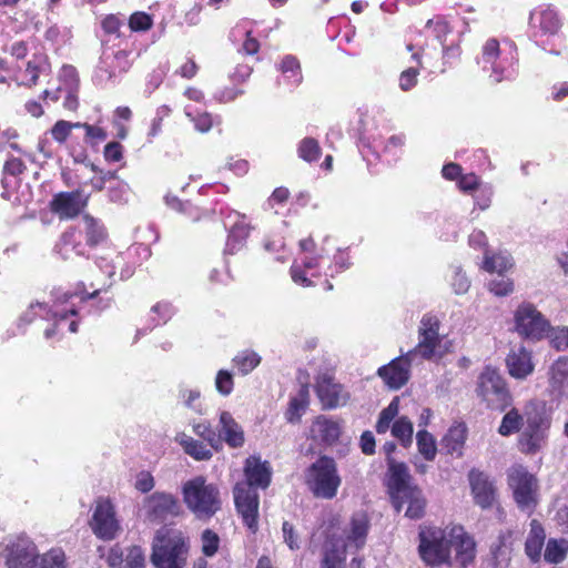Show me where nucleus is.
I'll list each match as a JSON object with an SVG mask.
<instances>
[{
	"label": "nucleus",
	"mask_w": 568,
	"mask_h": 568,
	"mask_svg": "<svg viewBox=\"0 0 568 568\" xmlns=\"http://www.w3.org/2000/svg\"><path fill=\"white\" fill-rule=\"evenodd\" d=\"M136 256L146 258L150 256V250L143 244H135L125 252L106 250L103 254L95 257L98 268L105 274L109 282L103 285V290L110 288L118 280L125 281L134 274ZM102 288H97L92 293H57L51 307L45 303H31L28 310L21 316V321L29 324L37 317L52 322L44 328V337L50 341L59 339L65 331L70 333L78 332V323L85 314L98 313L109 306V300H100L97 305L93 301Z\"/></svg>",
	"instance_id": "nucleus-1"
},
{
	"label": "nucleus",
	"mask_w": 568,
	"mask_h": 568,
	"mask_svg": "<svg viewBox=\"0 0 568 568\" xmlns=\"http://www.w3.org/2000/svg\"><path fill=\"white\" fill-rule=\"evenodd\" d=\"M358 114V131L363 155L366 158L368 154H372L375 159L387 163L399 160L406 145V134L399 132L385 136L377 121V111L374 109H359Z\"/></svg>",
	"instance_id": "nucleus-2"
},
{
	"label": "nucleus",
	"mask_w": 568,
	"mask_h": 568,
	"mask_svg": "<svg viewBox=\"0 0 568 568\" xmlns=\"http://www.w3.org/2000/svg\"><path fill=\"white\" fill-rule=\"evenodd\" d=\"M369 529V519L365 511H356L343 529L342 536L332 534L323 546L322 568H344L347 550L364 547Z\"/></svg>",
	"instance_id": "nucleus-3"
},
{
	"label": "nucleus",
	"mask_w": 568,
	"mask_h": 568,
	"mask_svg": "<svg viewBox=\"0 0 568 568\" xmlns=\"http://www.w3.org/2000/svg\"><path fill=\"white\" fill-rule=\"evenodd\" d=\"M387 485L397 511H400L407 504L406 517L419 519L424 516L426 500L420 488L413 484L408 467L404 463L388 458Z\"/></svg>",
	"instance_id": "nucleus-4"
},
{
	"label": "nucleus",
	"mask_w": 568,
	"mask_h": 568,
	"mask_svg": "<svg viewBox=\"0 0 568 568\" xmlns=\"http://www.w3.org/2000/svg\"><path fill=\"white\" fill-rule=\"evenodd\" d=\"M561 21L558 12L549 6L535 8L529 16V32L534 43L545 52L560 57L565 41L559 34Z\"/></svg>",
	"instance_id": "nucleus-5"
},
{
	"label": "nucleus",
	"mask_w": 568,
	"mask_h": 568,
	"mask_svg": "<svg viewBox=\"0 0 568 568\" xmlns=\"http://www.w3.org/2000/svg\"><path fill=\"white\" fill-rule=\"evenodd\" d=\"M517 60V49L513 42L490 38L483 44L477 63L493 82L498 83L515 77Z\"/></svg>",
	"instance_id": "nucleus-6"
},
{
	"label": "nucleus",
	"mask_w": 568,
	"mask_h": 568,
	"mask_svg": "<svg viewBox=\"0 0 568 568\" xmlns=\"http://www.w3.org/2000/svg\"><path fill=\"white\" fill-rule=\"evenodd\" d=\"M304 480L315 498L331 500L337 496L342 477L333 457L322 455L304 471Z\"/></svg>",
	"instance_id": "nucleus-7"
},
{
	"label": "nucleus",
	"mask_w": 568,
	"mask_h": 568,
	"mask_svg": "<svg viewBox=\"0 0 568 568\" xmlns=\"http://www.w3.org/2000/svg\"><path fill=\"white\" fill-rule=\"evenodd\" d=\"M187 538L178 530H159L153 540L151 561L155 568H183L189 556Z\"/></svg>",
	"instance_id": "nucleus-8"
},
{
	"label": "nucleus",
	"mask_w": 568,
	"mask_h": 568,
	"mask_svg": "<svg viewBox=\"0 0 568 568\" xmlns=\"http://www.w3.org/2000/svg\"><path fill=\"white\" fill-rule=\"evenodd\" d=\"M183 499L187 508L199 519H207L221 508L220 491L213 484H207L202 476L195 477L183 485Z\"/></svg>",
	"instance_id": "nucleus-9"
},
{
	"label": "nucleus",
	"mask_w": 568,
	"mask_h": 568,
	"mask_svg": "<svg viewBox=\"0 0 568 568\" xmlns=\"http://www.w3.org/2000/svg\"><path fill=\"white\" fill-rule=\"evenodd\" d=\"M131 54V51L120 47L104 45L92 74L93 83L101 88L119 83L132 65Z\"/></svg>",
	"instance_id": "nucleus-10"
},
{
	"label": "nucleus",
	"mask_w": 568,
	"mask_h": 568,
	"mask_svg": "<svg viewBox=\"0 0 568 568\" xmlns=\"http://www.w3.org/2000/svg\"><path fill=\"white\" fill-rule=\"evenodd\" d=\"M440 322L433 314H424L418 326V343L409 349V356L423 361H434L444 356V336L439 334Z\"/></svg>",
	"instance_id": "nucleus-11"
},
{
	"label": "nucleus",
	"mask_w": 568,
	"mask_h": 568,
	"mask_svg": "<svg viewBox=\"0 0 568 568\" xmlns=\"http://www.w3.org/2000/svg\"><path fill=\"white\" fill-rule=\"evenodd\" d=\"M300 255L291 266V277L297 285L307 287L314 284L313 278L324 275L328 257L323 254H313L314 242L312 239L300 241Z\"/></svg>",
	"instance_id": "nucleus-12"
},
{
	"label": "nucleus",
	"mask_w": 568,
	"mask_h": 568,
	"mask_svg": "<svg viewBox=\"0 0 568 568\" xmlns=\"http://www.w3.org/2000/svg\"><path fill=\"white\" fill-rule=\"evenodd\" d=\"M450 527L422 526L418 551L423 561L429 566L449 562Z\"/></svg>",
	"instance_id": "nucleus-13"
},
{
	"label": "nucleus",
	"mask_w": 568,
	"mask_h": 568,
	"mask_svg": "<svg viewBox=\"0 0 568 568\" xmlns=\"http://www.w3.org/2000/svg\"><path fill=\"white\" fill-rule=\"evenodd\" d=\"M507 477L517 507L530 516L539 501L537 478L521 465L509 468Z\"/></svg>",
	"instance_id": "nucleus-14"
},
{
	"label": "nucleus",
	"mask_w": 568,
	"mask_h": 568,
	"mask_svg": "<svg viewBox=\"0 0 568 568\" xmlns=\"http://www.w3.org/2000/svg\"><path fill=\"white\" fill-rule=\"evenodd\" d=\"M476 392L490 409L505 412L513 405V396L505 379L490 366H486L478 376Z\"/></svg>",
	"instance_id": "nucleus-15"
},
{
	"label": "nucleus",
	"mask_w": 568,
	"mask_h": 568,
	"mask_svg": "<svg viewBox=\"0 0 568 568\" xmlns=\"http://www.w3.org/2000/svg\"><path fill=\"white\" fill-rule=\"evenodd\" d=\"M89 524L93 534L105 541L115 539L122 530L115 507L109 498L99 497L94 501Z\"/></svg>",
	"instance_id": "nucleus-16"
},
{
	"label": "nucleus",
	"mask_w": 568,
	"mask_h": 568,
	"mask_svg": "<svg viewBox=\"0 0 568 568\" xmlns=\"http://www.w3.org/2000/svg\"><path fill=\"white\" fill-rule=\"evenodd\" d=\"M141 513L151 523L162 524L182 513L179 499L165 491H154L146 496L141 505Z\"/></svg>",
	"instance_id": "nucleus-17"
},
{
	"label": "nucleus",
	"mask_w": 568,
	"mask_h": 568,
	"mask_svg": "<svg viewBox=\"0 0 568 568\" xmlns=\"http://www.w3.org/2000/svg\"><path fill=\"white\" fill-rule=\"evenodd\" d=\"M4 551L8 568H36L38 566V547L24 532L11 537Z\"/></svg>",
	"instance_id": "nucleus-18"
},
{
	"label": "nucleus",
	"mask_w": 568,
	"mask_h": 568,
	"mask_svg": "<svg viewBox=\"0 0 568 568\" xmlns=\"http://www.w3.org/2000/svg\"><path fill=\"white\" fill-rule=\"evenodd\" d=\"M515 327L526 338L540 339L547 334L549 323L534 305L524 303L515 313Z\"/></svg>",
	"instance_id": "nucleus-19"
},
{
	"label": "nucleus",
	"mask_w": 568,
	"mask_h": 568,
	"mask_svg": "<svg viewBox=\"0 0 568 568\" xmlns=\"http://www.w3.org/2000/svg\"><path fill=\"white\" fill-rule=\"evenodd\" d=\"M234 501L239 515L247 529L255 534L258 529V505L257 491L247 487L246 484H236L234 487Z\"/></svg>",
	"instance_id": "nucleus-20"
},
{
	"label": "nucleus",
	"mask_w": 568,
	"mask_h": 568,
	"mask_svg": "<svg viewBox=\"0 0 568 568\" xmlns=\"http://www.w3.org/2000/svg\"><path fill=\"white\" fill-rule=\"evenodd\" d=\"M420 361L410 357L409 352L392 359L388 364L377 369V376L382 378L389 389L402 388L410 378V367L420 365Z\"/></svg>",
	"instance_id": "nucleus-21"
},
{
	"label": "nucleus",
	"mask_w": 568,
	"mask_h": 568,
	"mask_svg": "<svg viewBox=\"0 0 568 568\" xmlns=\"http://www.w3.org/2000/svg\"><path fill=\"white\" fill-rule=\"evenodd\" d=\"M224 226L229 229L224 253L232 255L244 247L251 227L246 216L236 211L229 212L224 220Z\"/></svg>",
	"instance_id": "nucleus-22"
},
{
	"label": "nucleus",
	"mask_w": 568,
	"mask_h": 568,
	"mask_svg": "<svg viewBox=\"0 0 568 568\" xmlns=\"http://www.w3.org/2000/svg\"><path fill=\"white\" fill-rule=\"evenodd\" d=\"M317 397L325 409H334L344 406L349 399V394L336 383L329 375L323 374L316 378Z\"/></svg>",
	"instance_id": "nucleus-23"
},
{
	"label": "nucleus",
	"mask_w": 568,
	"mask_h": 568,
	"mask_svg": "<svg viewBox=\"0 0 568 568\" xmlns=\"http://www.w3.org/2000/svg\"><path fill=\"white\" fill-rule=\"evenodd\" d=\"M455 550V559L462 568H466L471 564L476 556V544L474 538L468 535L464 527H450V545L449 552Z\"/></svg>",
	"instance_id": "nucleus-24"
},
{
	"label": "nucleus",
	"mask_w": 568,
	"mask_h": 568,
	"mask_svg": "<svg viewBox=\"0 0 568 568\" xmlns=\"http://www.w3.org/2000/svg\"><path fill=\"white\" fill-rule=\"evenodd\" d=\"M245 480L239 484H246L247 487L266 489L271 483L272 468L266 460H262L260 456H250L245 460L244 466Z\"/></svg>",
	"instance_id": "nucleus-25"
},
{
	"label": "nucleus",
	"mask_w": 568,
	"mask_h": 568,
	"mask_svg": "<svg viewBox=\"0 0 568 568\" xmlns=\"http://www.w3.org/2000/svg\"><path fill=\"white\" fill-rule=\"evenodd\" d=\"M219 447L224 442L230 448H241L245 444V434L243 427L235 420L233 415L227 410L219 414L217 423Z\"/></svg>",
	"instance_id": "nucleus-26"
},
{
	"label": "nucleus",
	"mask_w": 568,
	"mask_h": 568,
	"mask_svg": "<svg viewBox=\"0 0 568 568\" xmlns=\"http://www.w3.org/2000/svg\"><path fill=\"white\" fill-rule=\"evenodd\" d=\"M475 503L484 509L490 508L496 498L494 481L484 471L471 469L468 475Z\"/></svg>",
	"instance_id": "nucleus-27"
},
{
	"label": "nucleus",
	"mask_w": 568,
	"mask_h": 568,
	"mask_svg": "<svg viewBox=\"0 0 568 568\" xmlns=\"http://www.w3.org/2000/svg\"><path fill=\"white\" fill-rule=\"evenodd\" d=\"M72 230L81 234L85 250L97 247L108 240V231L103 222L89 214H84Z\"/></svg>",
	"instance_id": "nucleus-28"
},
{
	"label": "nucleus",
	"mask_w": 568,
	"mask_h": 568,
	"mask_svg": "<svg viewBox=\"0 0 568 568\" xmlns=\"http://www.w3.org/2000/svg\"><path fill=\"white\" fill-rule=\"evenodd\" d=\"M88 197L81 191L61 192L53 196L51 209L61 219L77 216L87 205Z\"/></svg>",
	"instance_id": "nucleus-29"
},
{
	"label": "nucleus",
	"mask_w": 568,
	"mask_h": 568,
	"mask_svg": "<svg viewBox=\"0 0 568 568\" xmlns=\"http://www.w3.org/2000/svg\"><path fill=\"white\" fill-rule=\"evenodd\" d=\"M516 529L500 530L496 541L491 545L490 552L496 568H507L513 551V546L519 537Z\"/></svg>",
	"instance_id": "nucleus-30"
},
{
	"label": "nucleus",
	"mask_w": 568,
	"mask_h": 568,
	"mask_svg": "<svg viewBox=\"0 0 568 568\" xmlns=\"http://www.w3.org/2000/svg\"><path fill=\"white\" fill-rule=\"evenodd\" d=\"M341 435V426L337 422L326 416H317L311 425L310 436L314 442L331 446L337 442Z\"/></svg>",
	"instance_id": "nucleus-31"
},
{
	"label": "nucleus",
	"mask_w": 568,
	"mask_h": 568,
	"mask_svg": "<svg viewBox=\"0 0 568 568\" xmlns=\"http://www.w3.org/2000/svg\"><path fill=\"white\" fill-rule=\"evenodd\" d=\"M55 253L63 260L73 255L89 257V251L81 241V234L72 229L64 231L54 246Z\"/></svg>",
	"instance_id": "nucleus-32"
},
{
	"label": "nucleus",
	"mask_w": 568,
	"mask_h": 568,
	"mask_svg": "<svg viewBox=\"0 0 568 568\" xmlns=\"http://www.w3.org/2000/svg\"><path fill=\"white\" fill-rule=\"evenodd\" d=\"M254 22L250 19H242L230 32V39L234 44H240L239 51L246 54H255L258 51L260 43L251 34Z\"/></svg>",
	"instance_id": "nucleus-33"
},
{
	"label": "nucleus",
	"mask_w": 568,
	"mask_h": 568,
	"mask_svg": "<svg viewBox=\"0 0 568 568\" xmlns=\"http://www.w3.org/2000/svg\"><path fill=\"white\" fill-rule=\"evenodd\" d=\"M549 428L523 426L518 438L519 450L524 454L534 455L541 450L547 443Z\"/></svg>",
	"instance_id": "nucleus-34"
},
{
	"label": "nucleus",
	"mask_w": 568,
	"mask_h": 568,
	"mask_svg": "<svg viewBox=\"0 0 568 568\" xmlns=\"http://www.w3.org/2000/svg\"><path fill=\"white\" fill-rule=\"evenodd\" d=\"M506 365L509 375L516 379H524L534 371L531 354L524 347L513 349L506 358Z\"/></svg>",
	"instance_id": "nucleus-35"
},
{
	"label": "nucleus",
	"mask_w": 568,
	"mask_h": 568,
	"mask_svg": "<svg viewBox=\"0 0 568 568\" xmlns=\"http://www.w3.org/2000/svg\"><path fill=\"white\" fill-rule=\"evenodd\" d=\"M524 425L532 427H550V416L547 412V405L541 399H530L523 408Z\"/></svg>",
	"instance_id": "nucleus-36"
},
{
	"label": "nucleus",
	"mask_w": 568,
	"mask_h": 568,
	"mask_svg": "<svg viewBox=\"0 0 568 568\" xmlns=\"http://www.w3.org/2000/svg\"><path fill=\"white\" fill-rule=\"evenodd\" d=\"M545 540V528L537 519H532L529 524V531L525 541V554L531 562L539 561Z\"/></svg>",
	"instance_id": "nucleus-37"
},
{
	"label": "nucleus",
	"mask_w": 568,
	"mask_h": 568,
	"mask_svg": "<svg viewBox=\"0 0 568 568\" xmlns=\"http://www.w3.org/2000/svg\"><path fill=\"white\" fill-rule=\"evenodd\" d=\"M49 64L47 58L42 54L33 55L26 64V68H19L17 80L20 85L32 87L37 84L41 73L47 71Z\"/></svg>",
	"instance_id": "nucleus-38"
},
{
	"label": "nucleus",
	"mask_w": 568,
	"mask_h": 568,
	"mask_svg": "<svg viewBox=\"0 0 568 568\" xmlns=\"http://www.w3.org/2000/svg\"><path fill=\"white\" fill-rule=\"evenodd\" d=\"M467 438V427L463 423L453 425L442 439L443 447L448 454L460 457Z\"/></svg>",
	"instance_id": "nucleus-39"
},
{
	"label": "nucleus",
	"mask_w": 568,
	"mask_h": 568,
	"mask_svg": "<svg viewBox=\"0 0 568 568\" xmlns=\"http://www.w3.org/2000/svg\"><path fill=\"white\" fill-rule=\"evenodd\" d=\"M549 384L554 392L562 394L568 389V357L560 356L549 369Z\"/></svg>",
	"instance_id": "nucleus-40"
},
{
	"label": "nucleus",
	"mask_w": 568,
	"mask_h": 568,
	"mask_svg": "<svg viewBox=\"0 0 568 568\" xmlns=\"http://www.w3.org/2000/svg\"><path fill=\"white\" fill-rule=\"evenodd\" d=\"M175 442L183 448L184 453L193 457L195 460H209L212 452L206 445L185 433H180L175 437Z\"/></svg>",
	"instance_id": "nucleus-41"
},
{
	"label": "nucleus",
	"mask_w": 568,
	"mask_h": 568,
	"mask_svg": "<svg viewBox=\"0 0 568 568\" xmlns=\"http://www.w3.org/2000/svg\"><path fill=\"white\" fill-rule=\"evenodd\" d=\"M514 265L513 257L507 252H498L495 254H490L488 250L485 251L484 261L481 268L489 273H498L501 275L503 273L510 270Z\"/></svg>",
	"instance_id": "nucleus-42"
},
{
	"label": "nucleus",
	"mask_w": 568,
	"mask_h": 568,
	"mask_svg": "<svg viewBox=\"0 0 568 568\" xmlns=\"http://www.w3.org/2000/svg\"><path fill=\"white\" fill-rule=\"evenodd\" d=\"M308 397L310 393L306 385L301 386L298 393L291 397L288 408L285 413V417L288 423L294 424L301 420L302 415L310 404Z\"/></svg>",
	"instance_id": "nucleus-43"
},
{
	"label": "nucleus",
	"mask_w": 568,
	"mask_h": 568,
	"mask_svg": "<svg viewBox=\"0 0 568 568\" xmlns=\"http://www.w3.org/2000/svg\"><path fill=\"white\" fill-rule=\"evenodd\" d=\"M261 361L262 358L256 352L244 349L233 357L232 363L237 373L245 376L253 372L261 364Z\"/></svg>",
	"instance_id": "nucleus-44"
},
{
	"label": "nucleus",
	"mask_w": 568,
	"mask_h": 568,
	"mask_svg": "<svg viewBox=\"0 0 568 568\" xmlns=\"http://www.w3.org/2000/svg\"><path fill=\"white\" fill-rule=\"evenodd\" d=\"M280 71L282 72L283 81L286 82V84L296 87L302 82L303 77L300 62L295 57L286 55L280 64Z\"/></svg>",
	"instance_id": "nucleus-45"
},
{
	"label": "nucleus",
	"mask_w": 568,
	"mask_h": 568,
	"mask_svg": "<svg viewBox=\"0 0 568 568\" xmlns=\"http://www.w3.org/2000/svg\"><path fill=\"white\" fill-rule=\"evenodd\" d=\"M176 310L171 302L161 301L154 304L150 310L149 321L151 327L166 324L175 314Z\"/></svg>",
	"instance_id": "nucleus-46"
},
{
	"label": "nucleus",
	"mask_w": 568,
	"mask_h": 568,
	"mask_svg": "<svg viewBox=\"0 0 568 568\" xmlns=\"http://www.w3.org/2000/svg\"><path fill=\"white\" fill-rule=\"evenodd\" d=\"M524 416L517 408H510L503 417L498 427V433L501 436H510L523 429Z\"/></svg>",
	"instance_id": "nucleus-47"
},
{
	"label": "nucleus",
	"mask_w": 568,
	"mask_h": 568,
	"mask_svg": "<svg viewBox=\"0 0 568 568\" xmlns=\"http://www.w3.org/2000/svg\"><path fill=\"white\" fill-rule=\"evenodd\" d=\"M568 555V540L560 539H549L546 549H545V560L549 564H560L562 562Z\"/></svg>",
	"instance_id": "nucleus-48"
},
{
	"label": "nucleus",
	"mask_w": 568,
	"mask_h": 568,
	"mask_svg": "<svg viewBox=\"0 0 568 568\" xmlns=\"http://www.w3.org/2000/svg\"><path fill=\"white\" fill-rule=\"evenodd\" d=\"M351 265V256L347 250L338 248L332 260L328 257L324 275L327 277H334L348 270Z\"/></svg>",
	"instance_id": "nucleus-49"
},
{
	"label": "nucleus",
	"mask_w": 568,
	"mask_h": 568,
	"mask_svg": "<svg viewBox=\"0 0 568 568\" xmlns=\"http://www.w3.org/2000/svg\"><path fill=\"white\" fill-rule=\"evenodd\" d=\"M392 435L397 438L404 447H409L413 443V424L406 416L396 418L392 425Z\"/></svg>",
	"instance_id": "nucleus-50"
},
{
	"label": "nucleus",
	"mask_w": 568,
	"mask_h": 568,
	"mask_svg": "<svg viewBox=\"0 0 568 568\" xmlns=\"http://www.w3.org/2000/svg\"><path fill=\"white\" fill-rule=\"evenodd\" d=\"M179 402L197 415L205 413L203 402L201 400V392L197 388H181L179 390Z\"/></svg>",
	"instance_id": "nucleus-51"
},
{
	"label": "nucleus",
	"mask_w": 568,
	"mask_h": 568,
	"mask_svg": "<svg viewBox=\"0 0 568 568\" xmlns=\"http://www.w3.org/2000/svg\"><path fill=\"white\" fill-rule=\"evenodd\" d=\"M297 155L307 163L316 162L322 155V148L314 138L306 136L297 144Z\"/></svg>",
	"instance_id": "nucleus-52"
},
{
	"label": "nucleus",
	"mask_w": 568,
	"mask_h": 568,
	"mask_svg": "<svg viewBox=\"0 0 568 568\" xmlns=\"http://www.w3.org/2000/svg\"><path fill=\"white\" fill-rule=\"evenodd\" d=\"M417 448L426 460H434L437 454V447L434 436L425 429H420L416 435Z\"/></svg>",
	"instance_id": "nucleus-53"
},
{
	"label": "nucleus",
	"mask_w": 568,
	"mask_h": 568,
	"mask_svg": "<svg viewBox=\"0 0 568 568\" xmlns=\"http://www.w3.org/2000/svg\"><path fill=\"white\" fill-rule=\"evenodd\" d=\"M184 114L193 122L195 130L201 133L209 132L213 126L214 120L209 112H195L193 106L185 105Z\"/></svg>",
	"instance_id": "nucleus-54"
},
{
	"label": "nucleus",
	"mask_w": 568,
	"mask_h": 568,
	"mask_svg": "<svg viewBox=\"0 0 568 568\" xmlns=\"http://www.w3.org/2000/svg\"><path fill=\"white\" fill-rule=\"evenodd\" d=\"M36 568H67L65 554L61 548H52L39 556Z\"/></svg>",
	"instance_id": "nucleus-55"
},
{
	"label": "nucleus",
	"mask_w": 568,
	"mask_h": 568,
	"mask_svg": "<svg viewBox=\"0 0 568 568\" xmlns=\"http://www.w3.org/2000/svg\"><path fill=\"white\" fill-rule=\"evenodd\" d=\"M398 414V399H393L389 405L384 408L378 417L376 423V432L378 434H385L390 427V424L394 423L396 416Z\"/></svg>",
	"instance_id": "nucleus-56"
},
{
	"label": "nucleus",
	"mask_w": 568,
	"mask_h": 568,
	"mask_svg": "<svg viewBox=\"0 0 568 568\" xmlns=\"http://www.w3.org/2000/svg\"><path fill=\"white\" fill-rule=\"evenodd\" d=\"M108 197L112 203L124 205L129 202L131 189L124 181H114L108 185Z\"/></svg>",
	"instance_id": "nucleus-57"
},
{
	"label": "nucleus",
	"mask_w": 568,
	"mask_h": 568,
	"mask_svg": "<svg viewBox=\"0 0 568 568\" xmlns=\"http://www.w3.org/2000/svg\"><path fill=\"white\" fill-rule=\"evenodd\" d=\"M214 386H215L216 392L221 396H223V397L230 396L234 389L233 373L229 369L217 371L215 378H214Z\"/></svg>",
	"instance_id": "nucleus-58"
},
{
	"label": "nucleus",
	"mask_w": 568,
	"mask_h": 568,
	"mask_svg": "<svg viewBox=\"0 0 568 568\" xmlns=\"http://www.w3.org/2000/svg\"><path fill=\"white\" fill-rule=\"evenodd\" d=\"M123 568H145V554L140 546L126 548Z\"/></svg>",
	"instance_id": "nucleus-59"
},
{
	"label": "nucleus",
	"mask_w": 568,
	"mask_h": 568,
	"mask_svg": "<svg viewBox=\"0 0 568 568\" xmlns=\"http://www.w3.org/2000/svg\"><path fill=\"white\" fill-rule=\"evenodd\" d=\"M172 110L169 105L163 104L160 105L156 111L155 115L151 121V126L148 133V141L152 142L154 138H156L161 131H162V122L165 118H168L171 114Z\"/></svg>",
	"instance_id": "nucleus-60"
},
{
	"label": "nucleus",
	"mask_w": 568,
	"mask_h": 568,
	"mask_svg": "<svg viewBox=\"0 0 568 568\" xmlns=\"http://www.w3.org/2000/svg\"><path fill=\"white\" fill-rule=\"evenodd\" d=\"M81 125L82 123L80 122L72 123L69 121L60 120L51 129L52 139L59 143H63L70 135L71 130L80 129Z\"/></svg>",
	"instance_id": "nucleus-61"
},
{
	"label": "nucleus",
	"mask_w": 568,
	"mask_h": 568,
	"mask_svg": "<svg viewBox=\"0 0 568 568\" xmlns=\"http://www.w3.org/2000/svg\"><path fill=\"white\" fill-rule=\"evenodd\" d=\"M201 542L203 554L211 557L219 550L220 537L213 530L205 529L201 535Z\"/></svg>",
	"instance_id": "nucleus-62"
},
{
	"label": "nucleus",
	"mask_w": 568,
	"mask_h": 568,
	"mask_svg": "<svg viewBox=\"0 0 568 568\" xmlns=\"http://www.w3.org/2000/svg\"><path fill=\"white\" fill-rule=\"evenodd\" d=\"M474 195L475 206L481 211L487 210L491 204L494 187L490 184H483Z\"/></svg>",
	"instance_id": "nucleus-63"
},
{
	"label": "nucleus",
	"mask_w": 568,
	"mask_h": 568,
	"mask_svg": "<svg viewBox=\"0 0 568 568\" xmlns=\"http://www.w3.org/2000/svg\"><path fill=\"white\" fill-rule=\"evenodd\" d=\"M152 17L142 11L134 12L129 19V27L135 32L146 31L152 27Z\"/></svg>",
	"instance_id": "nucleus-64"
}]
</instances>
